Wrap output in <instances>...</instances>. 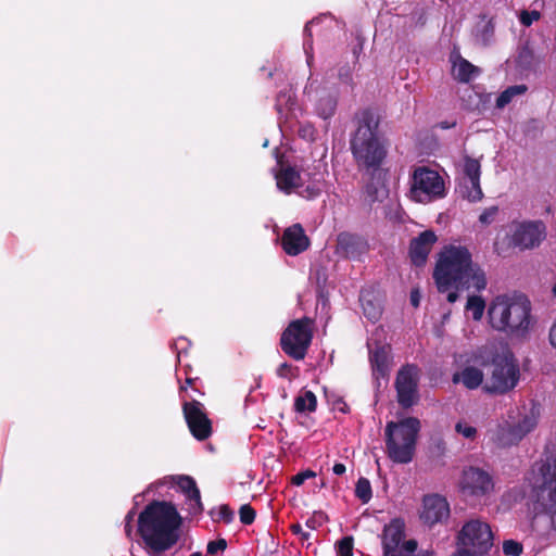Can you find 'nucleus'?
I'll list each match as a JSON object with an SVG mask.
<instances>
[{
  "label": "nucleus",
  "mask_w": 556,
  "mask_h": 556,
  "mask_svg": "<svg viewBox=\"0 0 556 556\" xmlns=\"http://www.w3.org/2000/svg\"><path fill=\"white\" fill-rule=\"evenodd\" d=\"M381 538V546L383 555L391 556L401 548L405 539V522L402 518H394L383 527Z\"/></svg>",
  "instance_id": "6ab92c4d"
},
{
  "label": "nucleus",
  "mask_w": 556,
  "mask_h": 556,
  "mask_svg": "<svg viewBox=\"0 0 556 556\" xmlns=\"http://www.w3.org/2000/svg\"><path fill=\"white\" fill-rule=\"evenodd\" d=\"M464 185L460 187L463 198L470 202L480 201L483 192L480 186L481 165L477 159L464 156Z\"/></svg>",
  "instance_id": "dca6fc26"
},
{
  "label": "nucleus",
  "mask_w": 556,
  "mask_h": 556,
  "mask_svg": "<svg viewBox=\"0 0 556 556\" xmlns=\"http://www.w3.org/2000/svg\"><path fill=\"white\" fill-rule=\"evenodd\" d=\"M397 403L402 408H410L417 404L418 394V367L413 364L402 366L395 378Z\"/></svg>",
  "instance_id": "f8f14e48"
},
{
  "label": "nucleus",
  "mask_w": 556,
  "mask_h": 556,
  "mask_svg": "<svg viewBox=\"0 0 556 556\" xmlns=\"http://www.w3.org/2000/svg\"><path fill=\"white\" fill-rule=\"evenodd\" d=\"M309 243V239L301 224H293L286 228L281 237V247L291 256H296L306 251Z\"/></svg>",
  "instance_id": "412c9836"
},
{
  "label": "nucleus",
  "mask_w": 556,
  "mask_h": 556,
  "mask_svg": "<svg viewBox=\"0 0 556 556\" xmlns=\"http://www.w3.org/2000/svg\"><path fill=\"white\" fill-rule=\"evenodd\" d=\"M419 431L420 421L416 417L388 421L384 428L387 456L395 464L410 463L415 456Z\"/></svg>",
  "instance_id": "423d86ee"
},
{
  "label": "nucleus",
  "mask_w": 556,
  "mask_h": 556,
  "mask_svg": "<svg viewBox=\"0 0 556 556\" xmlns=\"http://www.w3.org/2000/svg\"><path fill=\"white\" fill-rule=\"evenodd\" d=\"M182 413L192 437L204 441L212 435V421L203 410V404L197 400L182 403Z\"/></svg>",
  "instance_id": "ddd939ff"
},
{
  "label": "nucleus",
  "mask_w": 556,
  "mask_h": 556,
  "mask_svg": "<svg viewBox=\"0 0 556 556\" xmlns=\"http://www.w3.org/2000/svg\"><path fill=\"white\" fill-rule=\"evenodd\" d=\"M276 108H277L278 112H281V108L279 104H276Z\"/></svg>",
  "instance_id": "680f3d73"
},
{
  "label": "nucleus",
  "mask_w": 556,
  "mask_h": 556,
  "mask_svg": "<svg viewBox=\"0 0 556 556\" xmlns=\"http://www.w3.org/2000/svg\"><path fill=\"white\" fill-rule=\"evenodd\" d=\"M410 197L417 202L440 199L445 195L444 180L440 174L426 166L414 169L410 177Z\"/></svg>",
  "instance_id": "9d476101"
},
{
  "label": "nucleus",
  "mask_w": 556,
  "mask_h": 556,
  "mask_svg": "<svg viewBox=\"0 0 556 556\" xmlns=\"http://www.w3.org/2000/svg\"><path fill=\"white\" fill-rule=\"evenodd\" d=\"M355 496L363 503L367 504L372 497L370 482L367 478L361 477L355 485Z\"/></svg>",
  "instance_id": "473e14b6"
},
{
  "label": "nucleus",
  "mask_w": 556,
  "mask_h": 556,
  "mask_svg": "<svg viewBox=\"0 0 556 556\" xmlns=\"http://www.w3.org/2000/svg\"><path fill=\"white\" fill-rule=\"evenodd\" d=\"M135 509H130L126 517H125V534L128 539L131 538V534H132V526H131V522L134 520V517H135Z\"/></svg>",
  "instance_id": "8fccbe9b"
},
{
  "label": "nucleus",
  "mask_w": 556,
  "mask_h": 556,
  "mask_svg": "<svg viewBox=\"0 0 556 556\" xmlns=\"http://www.w3.org/2000/svg\"><path fill=\"white\" fill-rule=\"evenodd\" d=\"M359 302L363 308L364 315L372 323L379 320L382 308L380 303L370 293H361Z\"/></svg>",
  "instance_id": "a878e982"
},
{
  "label": "nucleus",
  "mask_w": 556,
  "mask_h": 556,
  "mask_svg": "<svg viewBox=\"0 0 556 556\" xmlns=\"http://www.w3.org/2000/svg\"><path fill=\"white\" fill-rule=\"evenodd\" d=\"M194 381H195L194 378L187 377L186 380H185V384L180 386V388H179L180 391H186L188 387H192Z\"/></svg>",
  "instance_id": "5fc2aeb1"
},
{
  "label": "nucleus",
  "mask_w": 556,
  "mask_h": 556,
  "mask_svg": "<svg viewBox=\"0 0 556 556\" xmlns=\"http://www.w3.org/2000/svg\"><path fill=\"white\" fill-rule=\"evenodd\" d=\"M495 26L492 20H489L477 31V39L485 47L489 46L494 37Z\"/></svg>",
  "instance_id": "72a5a7b5"
},
{
  "label": "nucleus",
  "mask_w": 556,
  "mask_h": 556,
  "mask_svg": "<svg viewBox=\"0 0 556 556\" xmlns=\"http://www.w3.org/2000/svg\"><path fill=\"white\" fill-rule=\"evenodd\" d=\"M276 182L281 191L289 194L292 190L301 186V175L299 170L292 166H282L276 174Z\"/></svg>",
  "instance_id": "b1692460"
},
{
  "label": "nucleus",
  "mask_w": 556,
  "mask_h": 556,
  "mask_svg": "<svg viewBox=\"0 0 556 556\" xmlns=\"http://www.w3.org/2000/svg\"><path fill=\"white\" fill-rule=\"evenodd\" d=\"M457 548L469 556H483L493 546L490 526L479 519L467 521L456 538Z\"/></svg>",
  "instance_id": "1a4fd4ad"
},
{
  "label": "nucleus",
  "mask_w": 556,
  "mask_h": 556,
  "mask_svg": "<svg viewBox=\"0 0 556 556\" xmlns=\"http://www.w3.org/2000/svg\"><path fill=\"white\" fill-rule=\"evenodd\" d=\"M317 408V397L313 391L306 390L294 400L296 413H314Z\"/></svg>",
  "instance_id": "bb28decb"
},
{
  "label": "nucleus",
  "mask_w": 556,
  "mask_h": 556,
  "mask_svg": "<svg viewBox=\"0 0 556 556\" xmlns=\"http://www.w3.org/2000/svg\"><path fill=\"white\" fill-rule=\"evenodd\" d=\"M531 304L527 296H497L490 305L488 315L491 326L510 334L522 337L530 326Z\"/></svg>",
  "instance_id": "39448f33"
},
{
  "label": "nucleus",
  "mask_w": 556,
  "mask_h": 556,
  "mask_svg": "<svg viewBox=\"0 0 556 556\" xmlns=\"http://www.w3.org/2000/svg\"><path fill=\"white\" fill-rule=\"evenodd\" d=\"M314 337V320L302 317L289 323L280 337V348L285 354L294 361H303Z\"/></svg>",
  "instance_id": "0eeeda50"
},
{
  "label": "nucleus",
  "mask_w": 556,
  "mask_h": 556,
  "mask_svg": "<svg viewBox=\"0 0 556 556\" xmlns=\"http://www.w3.org/2000/svg\"><path fill=\"white\" fill-rule=\"evenodd\" d=\"M503 552L507 556H520L522 554V544L515 540L503 542Z\"/></svg>",
  "instance_id": "4c0bfd02"
},
{
  "label": "nucleus",
  "mask_w": 556,
  "mask_h": 556,
  "mask_svg": "<svg viewBox=\"0 0 556 556\" xmlns=\"http://www.w3.org/2000/svg\"><path fill=\"white\" fill-rule=\"evenodd\" d=\"M337 98L331 94L320 97L316 103V113L324 119L332 117L337 110Z\"/></svg>",
  "instance_id": "cd10ccee"
},
{
  "label": "nucleus",
  "mask_w": 556,
  "mask_h": 556,
  "mask_svg": "<svg viewBox=\"0 0 556 556\" xmlns=\"http://www.w3.org/2000/svg\"><path fill=\"white\" fill-rule=\"evenodd\" d=\"M190 556H202L200 552L192 553Z\"/></svg>",
  "instance_id": "bf43d9fd"
},
{
  "label": "nucleus",
  "mask_w": 556,
  "mask_h": 556,
  "mask_svg": "<svg viewBox=\"0 0 556 556\" xmlns=\"http://www.w3.org/2000/svg\"><path fill=\"white\" fill-rule=\"evenodd\" d=\"M339 79L346 85L353 84V75H352V68L349 65H344L339 68L338 72Z\"/></svg>",
  "instance_id": "49530a36"
},
{
  "label": "nucleus",
  "mask_w": 556,
  "mask_h": 556,
  "mask_svg": "<svg viewBox=\"0 0 556 556\" xmlns=\"http://www.w3.org/2000/svg\"><path fill=\"white\" fill-rule=\"evenodd\" d=\"M256 511L250 504H244L239 509V518L243 525H252L255 520Z\"/></svg>",
  "instance_id": "e433bc0d"
},
{
  "label": "nucleus",
  "mask_w": 556,
  "mask_h": 556,
  "mask_svg": "<svg viewBox=\"0 0 556 556\" xmlns=\"http://www.w3.org/2000/svg\"><path fill=\"white\" fill-rule=\"evenodd\" d=\"M433 279L440 293L475 288L484 290L486 277L483 269L472 262V256L466 247L446 245L439 253L433 270Z\"/></svg>",
  "instance_id": "f257e3e1"
},
{
  "label": "nucleus",
  "mask_w": 556,
  "mask_h": 556,
  "mask_svg": "<svg viewBox=\"0 0 556 556\" xmlns=\"http://www.w3.org/2000/svg\"><path fill=\"white\" fill-rule=\"evenodd\" d=\"M345 465L342 463H336L332 467V471L334 475L341 476L345 472Z\"/></svg>",
  "instance_id": "864d4df0"
},
{
  "label": "nucleus",
  "mask_w": 556,
  "mask_h": 556,
  "mask_svg": "<svg viewBox=\"0 0 556 556\" xmlns=\"http://www.w3.org/2000/svg\"><path fill=\"white\" fill-rule=\"evenodd\" d=\"M370 362L375 370H377L381 375H384L389 366V348H377L370 356Z\"/></svg>",
  "instance_id": "c756f323"
},
{
  "label": "nucleus",
  "mask_w": 556,
  "mask_h": 556,
  "mask_svg": "<svg viewBox=\"0 0 556 556\" xmlns=\"http://www.w3.org/2000/svg\"><path fill=\"white\" fill-rule=\"evenodd\" d=\"M498 213V206L492 205L490 207H486L479 216V222L483 225H490L496 214Z\"/></svg>",
  "instance_id": "79ce46f5"
},
{
  "label": "nucleus",
  "mask_w": 556,
  "mask_h": 556,
  "mask_svg": "<svg viewBox=\"0 0 556 556\" xmlns=\"http://www.w3.org/2000/svg\"><path fill=\"white\" fill-rule=\"evenodd\" d=\"M455 78L460 83H469L473 75H477L480 70L479 67L471 64L466 59L460 58L458 64L454 68Z\"/></svg>",
  "instance_id": "c85d7f7f"
},
{
  "label": "nucleus",
  "mask_w": 556,
  "mask_h": 556,
  "mask_svg": "<svg viewBox=\"0 0 556 556\" xmlns=\"http://www.w3.org/2000/svg\"><path fill=\"white\" fill-rule=\"evenodd\" d=\"M545 237L546 227L542 220L523 222L516 227L511 236V244L520 250L534 249Z\"/></svg>",
  "instance_id": "4468645a"
},
{
  "label": "nucleus",
  "mask_w": 556,
  "mask_h": 556,
  "mask_svg": "<svg viewBox=\"0 0 556 556\" xmlns=\"http://www.w3.org/2000/svg\"><path fill=\"white\" fill-rule=\"evenodd\" d=\"M354 540L352 536H344L337 542V556H353Z\"/></svg>",
  "instance_id": "c9c22d12"
},
{
  "label": "nucleus",
  "mask_w": 556,
  "mask_h": 556,
  "mask_svg": "<svg viewBox=\"0 0 556 556\" xmlns=\"http://www.w3.org/2000/svg\"><path fill=\"white\" fill-rule=\"evenodd\" d=\"M494 486L491 475L478 467L464 469L460 488L465 495L481 497L486 495Z\"/></svg>",
  "instance_id": "2eb2a0df"
},
{
  "label": "nucleus",
  "mask_w": 556,
  "mask_h": 556,
  "mask_svg": "<svg viewBox=\"0 0 556 556\" xmlns=\"http://www.w3.org/2000/svg\"><path fill=\"white\" fill-rule=\"evenodd\" d=\"M538 425L534 415H525L517 422L504 421L498 424L492 432V441L498 447H510L517 445Z\"/></svg>",
  "instance_id": "9b49d317"
},
{
  "label": "nucleus",
  "mask_w": 556,
  "mask_h": 556,
  "mask_svg": "<svg viewBox=\"0 0 556 556\" xmlns=\"http://www.w3.org/2000/svg\"><path fill=\"white\" fill-rule=\"evenodd\" d=\"M323 519H327V516L324 513H315L314 516L309 517L306 520L305 525L307 528L315 530L317 527L321 525Z\"/></svg>",
  "instance_id": "09e8293b"
},
{
  "label": "nucleus",
  "mask_w": 556,
  "mask_h": 556,
  "mask_svg": "<svg viewBox=\"0 0 556 556\" xmlns=\"http://www.w3.org/2000/svg\"><path fill=\"white\" fill-rule=\"evenodd\" d=\"M316 476V473L309 469L307 470H304V471H301V472H298L296 475H294L291 479V483L293 485H302L307 479L309 478H314Z\"/></svg>",
  "instance_id": "a18cd8bd"
},
{
  "label": "nucleus",
  "mask_w": 556,
  "mask_h": 556,
  "mask_svg": "<svg viewBox=\"0 0 556 556\" xmlns=\"http://www.w3.org/2000/svg\"><path fill=\"white\" fill-rule=\"evenodd\" d=\"M527 91L526 85H515L505 89L496 99V108L504 109L509 104L515 96L522 94Z\"/></svg>",
  "instance_id": "7c9ffc66"
},
{
  "label": "nucleus",
  "mask_w": 556,
  "mask_h": 556,
  "mask_svg": "<svg viewBox=\"0 0 556 556\" xmlns=\"http://www.w3.org/2000/svg\"><path fill=\"white\" fill-rule=\"evenodd\" d=\"M450 516L447 501L440 495H428L424 498V509L420 515L424 523L433 526L446 520Z\"/></svg>",
  "instance_id": "aec40b11"
},
{
  "label": "nucleus",
  "mask_w": 556,
  "mask_h": 556,
  "mask_svg": "<svg viewBox=\"0 0 556 556\" xmlns=\"http://www.w3.org/2000/svg\"><path fill=\"white\" fill-rule=\"evenodd\" d=\"M455 431L470 440H473L477 435V429L465 421H458L455 425Z\"/></svg>",
  "instance_id": "58836bf2"
},
{
  "label": "nucleus",
  "mask_w": 556,
  "mask_h": 556,
  "mask_svg": "<svg viewBox=\"0 0 556 556\" xmlns=\"http://www.w3.org/2000/svg\"><path fill=\"white\" fill-rule=\"evenodd\" d=\"M421 294L418 289H413L409 294L410 304L414 307H418L420 304Z\"/></svg>",
  "instance_id": "603ef678"
},
{
  "label": "nucleus",
  "mask_w": 556,
  "mask_h": 556,
  "mask_svg": "<svg viewBox=\"0 0 556 556\" xmlns=\"http://www.w3.org/2000/svg\"><path fill=\"white\" fill-rule=\"evenodd\" d=\"M369 179L363 188L364 201L372 206L375 203H382L389 195L386 173L379 168L367 170Z\"/></svg>",
  "instance_id": "a211bd4d"
},
{
  "label": "nucleus",
  "mask_w": 556,
  "mask_h": 556,
  "mask_svg": "<svg viewBox=\"0 0 556 556\" xmlns=\"http://www.w3.org/2000/svg\"><path fill=\"white\" fill-rule=\"evenodd\" d=\"M553 293L556 294V283L553 287Z\"/></svg>",
  "instance_id": "e2e57ef3"
},
{
  "label": "nucleus",
  "mask_w": 556,
  "mask_h": 556,
  "mask_svg": "<svg viewBox=\"0 0 556 556\" xmlns=\"http://www.w3.org/2000/svg\"><path fill=\"white\" fill-rule=\"evenodd\" d=\"M290 531L293 534L300 535L303 541H307L311 538L309 532H304L300 523H293L290 526Z\"/></svg>",
  "instance_id": "3c124183"
},
{
  "label": "nucleus",
  "mask_w": 556,
  "mask_h": 556,
  "mask_svg": "<svg viewBox=\"0 0 556 556\" xmlns=\"http://www.w3.org/2000/svg\"><path fill=\"white\" fill-rule=\"evenodd\" d=\"M218 517L225 523H230L233 520L235 514L228 505L224 504L219 507Z\"/></svg>",
  "instance_id": "de8ad7c7"
},
{
  "label": "nucleus",
  "mask_w": 556,
  "mask_h": 556,
  "mask_svg": "<svg viewBox=\"0 0 556 556\" xmlns=\"http://www.w3.org/2000/svg\"><path fill=\"white\" fill-rule=\"evenodd\" d=\"M355 131L350 138V150L359 169L381 167L387 149L379 138L380 115L376 109L358 110L353 116Z\"/></svg>",
  "instance_id": "7ed1b4c3"
},
{
  "label": "nucleus",
  "mask_w": 556,
  "mask_h": 556,
  "mask_svg": "<svg viewBox=\"0 0 556 556\" xmlns=\"http://www.w3.org/2000/svg\"><path fill=\"white\" fill-rule=\"evenodd\" d=\"M226 548L227 541L220 538L215 541H210L206 546V552L208 555H215L218 552H224Z\"/></svg>",
  "instance_id": "37998d69"
},
{
  "label": "nucleus",
  "mask_w": 556,
  "mask_h": 556,
  "mask_svg": "<svg viewBox=\"0 0 556 556\" xmlns=\"http://www.w3.org/2000/svg\"><path fill=\"white\" fill-rule=\"evenodd\" d=\"M491 367V376L484 386L486 392L504 394L516 387L520 376L519 366L509 350L493 354Z\"/></svg>",
  "instance_id": "6e6552de"
},
{
  "label": "nucleus",
  "mask_w": 556,
  "mask_h": 556,
  "mask_svg": "<svg viewBox=\"0 0 556 556\" xmlns=\"http://www.w3.org/2000/svg\"><path fill=\"white\" fill-rule=\"evenodd\" d=\"M172 479L189 502V513L195 516L201 515L204 510V506L195 480L187 475L173 476Z\"/></svg>",
  "instance_id": "4be33fe9"
},
{
  "label": "nucleus",
  "mask_w": 556,
  "mask_h": 556,
  "mask_svg": "<svg viewBox=\"0 0 556 556\" xmlns=\"http://www.w3.org/2000/svg\"><path fill=\"white\" fill-rule=\"evenodd\" d=\"M452 380L454 383L462 381L467 389L475 390L482 383L483 372L477 367L467 366L462 372L454 374Z\"/></svg>",
  "instance_id": "393cba45"
},
{
  "label": "nucleus",
  "mask_w": 556,
  "mask_h": 556,
  "mask_svg": "<svg viewBox=\"0 0 556 556\" xmlns=\"http://www.w3.org/2000/svg\"><path fill=\"white\" fill-rule=\"evenodd\" d=\"M298 132L299 136L306 141H314L316 138V129L309 123L301 124Z\"/></svg>",
  "instance_id": "ea45409f"
},
{
  "label": "nucleus",
  "mask_w": 556,
  "mask_h": 556,
  "mask_svg": "<svg viewBox=\"0 0 556 556\" xmlns=\"http://www.w3.org/2000/svg\"><path fill=\"white\" fill-rule=\"evenodd\" d=\"M314 23V21H311L308 23H306L305 27H304V33L305 35H307L308 37H312V33H311V26L312 24Z\"/></svg>",
  "instance_id": "4d7b16f0"
},
{
  "label": "nucleus",
  "mask_w": 556,
  "mask_h": 556,
  "mask_svg": "<svg viewBox=\"0 0 556 556\" xmlns=\"http://www.w3.org/2000/svg\"><path fill=\"white\" fill-rule=\"evenodd\" d=\"M339 403L342 404V407H339V410L342 413H348V410H349L348 404L343 400H340Z\"/></svg>",
  "instance_id": "13d9d810"
},
{
  "label": "nucleus",
  "mask_w": 556,
  "mask_h": 556,
  "mask_svg": "<svg viewBox=\"0 0 556 556\" xmlns=\"http://www.w3.org/2000/svg\"><path fill=\"white\" fill-rule=\"evenodd\" d=\"M466 309L472 313L475 320H480L485 309V302L479 295H471L467 300Z\"/></svg>",
  "instance_id": "2f4dec72"
},
{
  "label": "nucleus",
  "mask_w": 556,
  "mask_h": 556,
  "mask_svg": "<svg viewBox=\"0 0 556 556\" xmlns=\"http://www.w3.org/2000/svg\"><path fill=\"white\" fill-rule=\"evenodd\" d=\"M181 523L182 518L172 502L152 501L139 514L137 532L148 547L161 553L178 542Z\"/></svg>",
  "instance_id": "f03ea898"
},
{
  "label": "nucleus",
  "mask_w": 556,
  "mask_h": 556,
  "mask_svg": "<svg viewBox=\"0 0 556 556\" xmlns=\"http://www.w3.org/2000/svg\"><path fill=\"white\" fill-rule=\"evenodd\" d=\"M529 482L534 511L532 527L545 519L556 531V454L534 463Z\"/></svg>",
  "instance_id": "20e7f679"
},
{
  "label": "nucleus",
  "mask_w": 556,
  "mask_h": 556,
  "mask_svg": "<svg viewBox=\"0 0 556 556\" xmlns=\"http://www.w3.org/2000/svg\"><path fill=\"white\" fill-rule=\"evenodd\" d=\"M446 299H447V301H448L450 303H454V302H456V301H457V299H458V293H457V291H451V292H448V293H447Z\"/></svg>",
  "instance_id": "6e6d98bb"
},
{
  "label": "nucleus",
  "mask_w": 556,
  "mask_h": 556,
  "mask_svg": "<svg viewBox=\"0 0 556 556\" xmlns=\"http://www.w3.org/2000/svg\"><path fill=\"white\" fill-rule=\"evenodd\" d=\"M281 97H285V94H282V93L278 94V99L277 100L280 101Z\"/></svg>",
  "instance_id": "052dcab7"
},
{
  "label": "nucleus",
  "mask_w": 556,
  "mask_h": 556,
  "mask_svg": "<svg viewBox=\"0 0 556 556\" xmlns=\"http://www.w3.org/2000/svg\"><path fill=\"white\" fill-rule=\"evenodd\" d=\"M437 236L432 230H425L414 238L409 244V257L412 263L421 267L426 264L432 245L437 242Z\"/></svg>",
  "instance_id": "5701e85b"
},
{
  "label": "nucleus",
  "mask_w": 556,
  "mask_h": 556,
  "mask_svg": "<svg viewBox=\"0 0 556 556\" xmlns=\"http://www.w3.org/2000/svg\"><path fill=\"white\" fill-rule=\"evenodd\" d=\"M541 17V13L536 10L527 11L523 10L519 15V21L523 26H531V24L535 21H539Z\"/></svg>",
  "instance_id": "a19ab883"
},
{
  "label": "nucleus",
  "mask_w": 556,
  "mask_h": 556,
  "mask_svg": "<svg viewBox=\"0 0 556 556\" xmlns=\"http://www.w3.org/2000/svg\"><path fill=\"white\" fill-rule=\"evenodd\" d=\"M296 371H298V368L292 367V365H290L289 363H282L277 368L278 377L286 378V379H292V378L296 377Z\"/></svg>",
  "instance_id": "c03bdc74"
},
{
  "label": "nucleus",
  "mask_w": 556,
  "mask_h": 556,
  "mask_svg": "<svg viewBox=\"0 0 556 556\" xmlns=\"http://www.w3.org/2000/svg\"><path fill=\"white\" fill-rule=\"evenodd\" d=\"M368 251V241L359 235L340 232L337 237L336 253L344 258L359 260Z\"/></svg>",
  "instance_id": "f3484780"
},
{
  "label": "nucleus",
  "mask_w": 556,
  "mask_h": 556,
  "mask_svg": "<svg viewBox=\"0 0 556 556\" xmlns=\"http://www.w3.org/2000/svg\"><path fill=\"white\" fill-rule=\"evenodd\" d=\"M534 59L533 51L528 46H525L518 53L517 63L521 68L529 70L533 66Z\"/></svg>",
  "instance_id": "f704fd0d"
}]
</instances>
